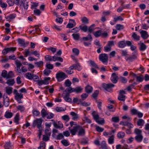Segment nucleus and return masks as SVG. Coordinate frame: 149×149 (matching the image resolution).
Segmentation results:
<instances>
[{
    "label": "nucleus",
    "mask_w": 149,
    "mask_h": 149,
    "mask_svg": "<svg viewBox=\"0 0 149 149\" xmlns=\"http://www.w3.org/2000/svg\"><path fill=\"white\" fill-rule=\"evenodd\" d=\"M41 114L42 118H44L46 117L47 119H52L54 116V114L47 111L44 108L42 109L41 110Z\"/></svg>",
    "instance_id": "nucleus-1"
},
{
    "label": "nucleus",
    "mask_w": 149,
    "mask_h": 149,
    "mask_svg": "<svg viewBox=\"0 0 149 149\" xmlns=\"http://www.w3.org/2000/svg\"><path fill=\"white\" fill-rule=\"evenodd\" d=\"M14 93L15 95V99L17 100L18 102L19 103H22V102L21 100L23 97V95L21 93H18L17 90L16 89H15L14 90Z\"/></svg>",
    "instance_id": "nucleus-2"
},
{
    "label": "nucleus",
    "mask_w": 149,
    "mask_h": 149,
    "mask_svg": "<svg viewBox=\"0 0 149 149\" xmlns=\"http://www.w3.org/2000/svg\"><path fill=\"white\" fill-rule=\"evenodd\" d=\"M67 75L64 73L62 72H57L56 75V78L58 81H61L66 78Z\"/></svg>",
    "instance_id": "nucleus-3"
},
{
    "label": "nucleus",
    "mask_w": 149,
    "mask_h": 149,
    "mask_svg": "<svg viewBox=\"0 0 149 149\" xmlns=\"http://www.w3.org/2000/svg\"><path fill=\"white\" fill-rule=\"evenodd\" d=\"M43 120L41 118H37L33 122V126L34 127L37 126V127L40 129L41 128Z\"/></svg>",
    "instance_id": "nucleus-4"
},
{
    "label": "nucleus",
    "mask_w": 149,
    "mask_h": 149,
    "mask_svg": "<svg viewBox=\"0 0 149 149\" xmlns=\"http://www.w3.org/2000/svg\"><path fill=\"white\" fill-rule=\"evenodd\" d=\"M131 44V42L129 41H126L124 40L121 41L119 42L118 43V47L120 48H123L126 45L129 46Z\"/></svg>",
    "instance_id": "nucleus-5"
},
{
    "label": "nucleus",
    "mask_w": 149,
    "mask_h": 149,
    "mask_svg": "<svg viewBox=\"0 0 149 149\" xmlns=\"http://www.w3.org/2000/svg\"><path fill=\"white\" fill-rule=\"evenodd\" d=\"M114 86V85L112 84H104L103 85V88L105 90L110 92H112V88Z\"/></svg>",
    "instance_id": "nucleus-6"
},
{
    "label": "nucleus",
    "mask_w": 149,
    "mask_h": 149,
    "mask_svg": "<svg viewBox=\"0 0 149 149\" xmlns=\"http://www.w3.org/2000/svg\"><path fill=\"white\" fill-rule=\"evenodd\" d=\"M50 79L51 78L50 77L45 78L43 80L38 81V84L39 86H40L42 84H49V81Z\"/></svg>",
    "instance_id": "nucleus-7"
},
{
    "label": "nucleus",
    "mask_w": 149,
    "mask_h": 149,
    "mask_svg": "<svg viewBox=\"0 0 149 149\" xmlns=\"http://www.w3.org/2000/svg\"><path fill=\"white\" fill-rule=\"evenodd\" d=\"M99 59L103 63H107L108 61V57L107 54H102L100 55Z\"/></svg>",
    "instance_id": "nucleus-8"
},
{
    "label": "nucleus",
    "mask_w": 149,
    "mask_h": 149,
    "mask_svg": "<svg viewBox=\"0 0 149 149\" xmlns=\"http://www.w3.org/2000/svg\"><path fill=\"white\" fill-rule=\"evenodd\" d=\"M16 48L15 47H10L5 48L2 51V54L5 55L8 53L10 52H13L16 50Z\"/></svg>",
    "instance_id": "nucleus-9"
},
{
    "label": "nucleus",
    "mask_w": 149,
    "mask_h": 149,
    "mask_svg": "<svg viewBox=\"0 0 149 149\" xmlns=\"http://www.w3.org/2000/svg\"><path fill=\"white\" fill-rule=\"evenodd\" d=\"M118 79L117 75L115 73H113L111 76V81L113 83H116Z\"/></svg>",
    "instance_id": "nucleus-10"
},
{
    "label": "nucleus",
    "mask_w": 149,
    "mask_h": 149,
    "mask_svg": "<svg viewBox=\"0 0 149 149\" xmlns=\"http://www.w3.org/2000/svg\"><path fill=\"white\" fill-rule=\"evenodd\" d=\"M138 45H139V49L140 51H144L147 48V46L144 43L142 42L141 41L138 43Z\"/></svg>",
    "instance_id": "nucleus-11"
},
{
    "label": "nucleus",
    "mask_w": 149,
    "mask_h": 149,
    "mask_svg": "<svg viewBox=\"0 0 149 149\" xmlns=\"http://www.w3.org/2000/svg\"><path fill=\"white\" fill-rule=\"evenodd\" d=\"M53 124L54 127L57 129H61L63 127L62 123L60 121H58L57 123L54 121Z\"/></svg>",
    "instance_id": "nucleus-12"
},
{
    "label": "nucleus",
    "mask_w": 149,
    "mask_h": 149,
    "mask_svg": "<svg viewBox=\"0 0 149 149\" xmlns=\"http://www.w3.org/2000/svg\"><path fill=\"white\" fill-rule=\"evenodd\" d=\"M137 54H133L132 55L130 56L129 57H127L125 58V59L127 61H129L130 62H132L133 60L136 59L137 57Z\"/></svg>",
    "instance_id": "nucleus-13"
},
{
    "label": "nucleus",
    "mask_w": 149,
    "mask_h": 149,
    "mask_svg": "<svg viewBox=\"0 0 149 149\" xmlns=\"http://www.w3.org/2000/svg\"><path fill=\"white\" fill-rule=\"evenodd\" d=\"M19 44L21 45V46H23L25 47L26 45H28L29 42H25L24 40L20 38H19L17 40Z\"/></svg>",
    "instance_id": "nucleus-14"
},
{
    "label": "nucleus",
    "mask_w": 149,
    "mask_h": 149,
    "mask_svg": "<svg viewBox=\"0 0 149 149\" xmlns=\"http://www.w3.org/2000/svg\"><path fill=\"white\" fill-rule=\"evenodd\" d=\"M3 104L6 107H8L9 104V99L5 95H3Z\"/></svg>",
    "instance_id": "nucleus-15"
},
{
    "label": "nucleus",
    "mask_w": 149,
    "mask_h": 149,
    "mask_svg": "<svg viewBox=\"0 0 149 149\" xmlns=\"http://www.w3.org/2000/svg\"><path fill=\"white\" fill-rule=\"evenodd\" d=\"M15 63L17 66V70L19 73H21V70L20 69V67L22 65V63L18 60L15 61Z\"/></svg>",
    "instance_id": "nucleus-16"
},
{
    "label": "nucleus",
    "mask_w": 149,
    "mask_h": 149,
    "mask_svg": "<svg viewBox=\"0 0 149 149\" xmlns=\"http://www.w3.org/2000/svg\"><path fill=\"white\" fill-rule=\"evenodd\" d=\"M78 135L79 136H84L85 134V130L82 127L79 126Z\"/></svg>",
    "instance_id": "nucleus-17"
},
{
    "label": "nucleus",
    "mask_w": 149,
    "mask_h": 149,
    "mask_svg": "<svg viewBox=\"0 0 149 149\" xmlns=\"http://www.w3.org/2000/svg\"><path fill=\"white\" fill-rule=\"evenodd\" d=\"M140 33L141 34V37L143 39H147L149 36V35L146 31L142 30L140 32Z\"/></svg>",
    "instance_id": "nucleus-18"
},
{
    "label": "nucleus",
    "mask_w": 149,
    "mask_h": 149,
    "mask_svg": "<svg viewBox=\"0 0 149 149\" xmlns=\"http://www.w3.org/2000/svg\"><path fill=\"white\" fill-rule=\"evenodd\" d=\"M79 125L74 126L72 129L70 130L71 134L73 135H75L77 132L78 131Z\"/></svg>",
    "instance_id": "nucleus-19"
},
{
    "label": "nucleus",
    "mask_w": 149,
    "mask_h": 149,
    "mask_svg": "<svg viewBox=\"0 0 149 149\" xmlns=\"http://www.w3.org/2000/svg\"><path fill=\"white\" fill-rule=\"evenodd\" d=\"M120 124L124 126H127L130 128H133L134 127L132 123L127 121L121 122Z\"/></svg>",
    "instance_id": "nucleus-20"
},
{
    "label": "nucleus",
    "mask_w": 149,
    "mask_h": 149,
    "mask_svg": "<svg viewBox=\"0 0 149 149\" xmlns=\"http://www.w3.org/2000/svg\"><path fill=\"white\" fill-rule=\"evenodd\" d=\"M114 134H111L109 136L108 139V142L109 144H112L114 142Z\"/></svg>",
    "instance_id": "nucleus-21"
},
{
    "label": "nucleus",
    "mask_w": 149,
    "mask_h": 149,
    "mask_svg": "<svg viewBox=\"0 0 149 149\" xmlns=\"http://www.w3.org/2000/svg\"><path fill=\"white\" fill-rule=\"evenodd\" d=\"M86 92L88 93H91L93 91V88L92 87L89 85H88L85 88Z\"/></svg>",
    "instance_id": "nucleus-22"
},
{
    "label": "nucleus",
    "mask_w": 149,
    "mask_h": 149,
    "mask_svg": "<svg viewBox=\"0 0 149 149\" xmlns=\"http://www.w3.org/2000/svg\"><path fill=\"white\" fill-rule=\"evenodd\" d=\"M70 94L68 93H66L64 97V100L67 102H71L72 99L69 97Z\"/></svg>",
    "instance_id": "nucleus-23"
},
{
    "label": "nucleus",
    "mask_w": 149,
    "mask_h": 149,
    "mask_svg": "<svg viewBox=\"0 0 149 149\" xmlns=\"http://www.w3.org/2000/svg\"><path fill=\"white\" fill-rule=\"evenodd\" d=\"M16 17V15L15 14H12L6 17L5 18L7 21H9L15 18Z\"/></svg>",
    "instance_id": "nucleus-24"
},
{
    "label": "nucleus",
    "mask_w": 149,
    "mask_h": 149,
    "mask_svg": "<svg viewBox=\"0 0 149 149\" xmlns=\"http://www.w3.org/2000/svg\"><path fill=\"white\" fill-rule=\"evenodd\" d=\"M125 136V134L124 132L120 131L117 134V137L119 139L123 138Z\"/></svg>",
    "instance_id": "nucleus-25"
},
{
    "label": "nucleus",
    "mask_w": 149,
    "mask_h": 149,
    "mask_svg": "<svg viewBox=\"0 0 149 149\" xmlns=\"http://www.w3.org/2000/svg\"><path fill=\"white\" fill-rule=\"evenodd\" d=\"M70 115L72 117V119L74 120H77L78 118V115L75 113L72 112L70 113Z\"/></svg>",
    "instance_id": "nucleus-26"
},
{
    "label": "nucleus",
    "mask_w": 149,
    "mask_h": 149,
    "mask_svg": "<svg viewBox=\"0 0 149 149\" xmlns=\"http://www.w3.org/2000/svg\"><path fill=\"white\" fill-rule=\"evenodd\" d=\"M13 115L12 113L6 111L5 113L4 116L6 118H10L13 116Z\"/></svg>",
    "instance_id": "nucleus-27"
},
{
    "label": "nucleus",
    "mask_w": 149,
    "mask_h": 149,
    "mask_svg": "<svg viewBox=\"0 0 149 149\" xmlns=\"http://www.w3.org/2000/svg\"><path fill=\"white\" fill-rule=\"evenodd\" d=\"M143 137L142 135H136L135 137V139L138 142H141L143 139Z\"/></svg>",
    "instance_id": "nucleus-28"
},
{
    "label": "nucleus",
    "mask_w": 149,
    "mask_h": 149,
    "mask_svg": "<svg viewBox=\"0 0 149 149\" xmlns=\"http://www.w3.org/2000/svg\"><path fill=\"white\" fill-rule=\"evenodd\" d=\"M33 74L30 72H27L25 74V75L26 78L30 80L33 79Z\"/></svg>",
    "instance_id": "nucleus-29"
},
{
    "label": "nucleus",
    "mask_w": 149,
    "mask_h": 149,
    "mask_svg": "<svg viewBox=\"0 0 149 149\" xmlns=\"http://www.w3.org/2000/svg\"><path fill=\"white\" fill-rule=\"evenodd\" d=\"M4 148L5 149H10L11 148V145L10 141L6 142L4 146Z\"/></svg>",
    "instance_id": "nucleus-30"
},
{
    "label": "nucleus",
    "mask_w": 149,
    "mask_h": 149,
    "mask_svg": "<svg viewBox=\"0 0 149 149\" xmlns=\"http://www.w3.org/2000/svg\"><path fill=\"white\" fill-rule=\"evenodd\" d=\"M82 22L85 24H87L89 23V19L86 17H84L81 19Z\"/></svg>",
    "instance_id": "nucleus-31"
},
{
    "label": "nucleus",
    "mask_w": 149,
    "mask_h": 149,
    "mask_svg": "<svg viewBox=\"0 0 149 149\" xmlns=\"http://www.w3.org/2000/svg\"><path fill=\"white\" fill-rule=\"evenodd\" d=\"M72 36L74 39L75 40H78L79 38L80 35L79 33H74L72 35Z\"/></svg>",
    "instance_id": "nucleus-32"
},
{
    "label": "nucleus",
    "mask_w": 149,
    "mask_h": 149,
    "mask_svg": "<svg viewBox=\"0 0 149 149\" xmlns=\"http://www.w3.org/2000/svg\"><path fill=\"white\" fill-rule=\"evenodd\" d=\"M79 27L80 29L84 32H86L88 29V26L86 25H84L83 26L81 25H80L79 26Z\"/></svg>",
    "instance_id": "nucleus-33"
},
{
    "label": "nucleus",
    "mask_w": 149,
    "mask_h": 149,
    "mask_svg": "<svg viewBox=\"0 0 149 149\" xmlns=\"http://www.w3.org/2000/svg\"><path fill=\"white\" fill-rule=\"evenodd\" d=\"M45 147V143L43 141H42L40 142V146L38 148V149H44Z\"/></svg>",
    "instance_id": "nucleus-34"
},
{
    "label": "nucleus",
    "mask_w": 149,
    "mask_h": 149,
    "mask_svg": "<svg viewBox=\"0 0 149 149\" xmlns=\"http://www.w3.org/2000/svg\"><path fill=\"white\" fill-rule=\"evenodd\" d=\"M95 26V24H93L90 26L88 28V30L89 32L91 33H92L94 30V28Z\"/></svg>",
    "instance_id": "nucleus-35"
},
{
    "label": "nucleus",
    "mask_w": 149,
    "mask_h": 149,
    "mask_svg": "<svg viewBox=\"0 0 149 149\" xmlns=\"http://www.w3.org/2000/svg\"><path fill=\"white\" fill-rule=\"evenodd\" d=\"M88 62L90 63L91 66L97 68H99L97 65L96 64L94 61L90 60H89Z\"/></svg>",
    "instance_id": "nucleus-36"
},
{
    "label": "nucleus",
    "mask_w": 149,
    "mask_h": 149,
    "mask_svg": "<svg viewBox=\"0 0 149 149\" xmlns=\"http://www.w3.org/2000/svg\"><path fill=\"white\" fill-rule=\"evenodd\" d=\"M92 116H93L94 119L96 121V122L99 119V116L97 114H96L95 111L93 112L92 113Z\"/></svg>",
    "instance_id": "nucleus-37"
},
{
    "label": "nucleus",
    "mask_w": 149,
    "mask_h": 149,
    "mask_svg": "<svg viewBox=\"0 0 149 149\" xmlns=\"http://www.w3.org/2000/svg\"><path fill=\"white\" fill-rule=\"evenodd\" d=\"M144 123V120L142 119H140L138 120L137 125L139 126H142L143 125Z\"/></svg>",
    "instance_id": "nucleus-38"
},
{
    "label": "nucleus",
    "mask_w": 149,
    "mask_h": 149,
    "mask_svg": "<svg viewBox=\"0 0 149 149\" xmlns=\"http://www.w3.org/2000/svg\"><path fill=\"white\" fill-rule=\"evenodd\" d=\"M132 37L135 40H136L138 41L140 40V36H138L135 32L133 33Z\"/></svg>",
    "instance_id": "nucleus-39"
},
{
    "label": "nucleus",
    "mask_w": 149,
    "mask_h": 149,
    "mask_svg": "<svg viewBox=\"0 0 149 149\" xmlns=\"http://www.w3.org/2000/svg\"><path fill=\"white\" fill-rule=\"evenodd\" d=\"M15 83V81L14 79H8L6 83L9 86H12Z\"/></svg>",
    "instance_id": "nucleus-40"
},
{
    "label": "nucleus",
    "mask_w": 149,
    "mask_h": 149,
    "mask_svg": "<svg viewBox=\"0 0 149 149\" xmlns=\"http://www.w3.org/2000/svg\"><path fill=\"white\" fill-rule=\"evenodd\" d=\"M25 0H23L22 5L20 6H23L24 9L27 10L28 7V2L27 1L26 2Z\"/></svg>",
    "instance_id": "nucleus-41"
},
{
    "label": "nucleus",
    "mask_w": 149,
    "mask_h": 149,
    "mask_svg": "<svg viewBox=\"0 0 149 149\" xmlns=\"http://www.w3.org/2000/svg\"><path fill=\"white\" fill-rule=\"evenodd\" d=\"M16 108L17 110L20 111L21 112L24 111L25 109L24 106L22 105H19L16 107Z\"/></svg>",
    "instance_id": "nucleus-42"
},
{
    "label": "nucleus",
    "mask_w": 149,
    "mask_h": 149,
    "mask_svg": "<svg viewBox=\"0 0 149 149\" xmlns=\"http://www.w3.org/2000/svg\"><path fill=\"white\" fill-rule=\"evenodd\" d=\"M119 118L118 116L113 117L111 118V120L112 121L117 123L119 121Z\"/></svg>",
    "instance_id": "nucleus-43"
},
{
    "label": "nucleus",
    "mask_w": 149,
    "mask_h": 149,
    "mask_svg": "<svg viewBox=\"0 0 149 149\" xmlns=\"http://www.w3.org/2000/svg\"><path fill=\"white\" fill-rule=\"evenodd\" d=\"M13 88L10 87H6V92L8 95L12 93Z\"/></svg>",
    "instance_id": "nucleus-44"
},
{
    "label": "nucleus",
    "mask_w": 149,
    "mask_h": 149,
    "mask_svg": "<svg viewBox=\"0 0 149 149\" xmlns=\"http://www.w3.org/2000/svg\"><path fill=\"white\" fill-rule=\"evenodd\" d=\"M19 113H17L14 117V121L17 124H18L19 123Z\"/></svg>",
    "instance_id": "nucleus-45"
},
{
    "label": "nucleus",
    "mask_w": 149,
    "mask_h": 149,
    "mask_svg": "<svg viewBox=\"0 0 149 149\" xmlns=\"http://www.w3.org/2000/svg\"><path fill=\"white\" fill-rule=\"evenodd\" d=\"M116 28L118 30H121L123 29L124 27L123 25L118 24L116 25Z\"/></svg>",
    "instance_id": "nucleus-46"
},
{
    "label": "nucleus",
    "mask_w": 149,
    "mask_h": 149,
    "mask_svg": "<svg viewBox=\"0 0 149 149\" xmlns=\"http://www.w3.org/2000/svg\"><path fill=\"white\" fill-rule=\"evenodd\" d=\"M101 31L100 30H98L94 33L93 34L96 37H98L101 35Z\"/></svg>",
    "instance_id": "nucleus-47"
},
{
    "label": "nucleus",
    "mask_w": 149,
    "mask_h": 149,
    "mask_svg": "<svg viewBox=\"0 0 149 149\" xmlns=\"http://www.w3.org/2000/svg\"><path fill=\"white\" fill-rule=\"evenodd\" d=\"M72 52L76 56H78L79 52V49L76 48H73L72 49Z\"/></svg>",
    "instance_id": "nucleus-48"
},
{
    "label": "nucleus",
    "mask_w": 149,
    "mask_h": 149,
    "mask_svg": "<svg viewBox=\"0 0 149 149\" xmlns=\"http://www.w3.org/2000/svg\"><path fill=\"white\" fill-rule=\"evenodd\" d=\"M32 113L34 116H37L40 114V112L36 110H33L32 111Z\"/></svg>",
    "instance_id": "nucleus-49"
},
{
    "label": "nucleus",
    "mask_w": 149,
    "mask_h": 149,
    "mask_svg": "<svg viewBox=\"0 0 149 149\" xmlns=\"http://www.w3.org/2000/svg\"><path fill=\"white\" fill-rule=\"evenodd\" d=\"M134 132L136 135H142V131L138 129H136L134 130Z\"/></svg>",
    "instance_id": "nucleus-50"
},
{
    "label": "nucleus",
    "mask_w": 149,
    "mask_h": 149,
    "mask_svg": "<svg viewBox=\"0 0 149 149\" xmlns=\"http://www.w3.org/2000/svg\"><path fill=\"white\" fill-rule=\"evenodd\" d=\"M51 71L46 68L44 71L43 73L46 76H48L51 73Z\"/></svg>",
    "instance_id": "nucleus-51"
},
{
    "label": "nucleus",
    "mask_w": 149,
    "mask_h": 149,
    "mask_svg": "<svg viewBox=\"0 0 149 149\" xmlns=\"http://www.w3.org/2000/svg\"><path fill=\"white\" fill-rule=\"evenodd\" d=\"M35 64L37 65V67H40L43 65V62L42 61H40L38 62H35Z\"/></svg>",
    "instance_id": "nucleus-52"
},
{
    "label": "nucleus",
    "mask_w": 149,
    "mask_h": 149,
    "mask_svg": "<svg viewBox=\"0 0 149 149\" xmlns=\"http://www.w3.org/2000/svg\"><path fill=\"white\" fill-rule=\"evenodd\" d=\"M125 95H119L118 99L120 101H124L125 100Z\"/></svg>",
    "instance_id": "nucleus-53"
},
{
    "label": "nucleus",
    "mask_w": 149,
    "mask_h": 149,
    "mask_svg": "<svg viewBox=\"0 0 149 149\" xmlns=\"http://www.w3.org/2000/svg\"><path fill=\"white\" fill-rule=\"evenodd\" d=\"M30 54H33L35 56H37L39 58L40 57V54L37 51L35 50L33 51L30 53Z\"/></svg>",
    "instance_id": "nucleus-54"
},
{
    "label": "nucleus",
    "mask_w": 149,
    "mask_h": 149,
    "mask_svg": "<svg viewBox=\"0 0 149 149\" xmlns=\"http://www.w3.org/2000/svg\"><path fill=\"white\" fill-rule=\"evenodd\" d=\"M84 40L87 41L92 39V37L90 34H89L86 37H84L82 38Z\"/></svg>",
    "instance_id": "nucleus-55"
},
{
    "label": "nucleus",
    "mask_w": 149,
    "mask_h": 149,
    "mask_svg": "<svg viewBox=\"0 0 149 149\" xmlns=\"http://www.w3.org/2000/svg\"><path fill=\"white\" fill-rule=\"evenodd\" d=\"M62 144L65 146H68L70 145L68 141L67 140L64 139L61 141Z\"/></svg>",
    "instance_id": "nucleus-56"
},
{
    "label": "nucleus",
    "mask_w": 149,
    "mask_h": 149,
    "mask_svg": "<svg viewBox=\"0 0 149 149\" xmlns=\"http://www.w3.org/2000/svg\"><path fill=\"white\" fill-rule=\"evenodd\" d=\"M74 69H77L78 70H80L81 68L79 63H77L76 64L74 65Z\"/></svg>",
    "instance_id": "nucleus-57"
},
{
    "label": "nucleus",
    "mask_w": 149,
    "mask_h": 149,
    "mask_svg": "<svg viewBox=\"0 0 149 149\" xmlns=\"http://www.w3.org/2000/svg\"><path fill=\"white\" fill-rule=\"evenodd\" d=\"M101 146L102 148H107V144L105 141H102L101 144Z\"/></svg>",
    "instance_id": "nucleus-58"
},
{
    "label": "nucleus",
    "mask_w": 149,
    "mask_h": 149,
    "mask_svg": "<svg viewBox=\"0 0 149 149\" xmlns=\"http://www.w3.org/2000/svg\"><path fill=\"white\" fill-rule=\"evenodd\" d=\"M139 111L136 109H133L131 110V112L133 115H137Z\"/></svg>",
    "instance_id": "nucleus-59"
},
{
    "label": "nucleus",
    "mask_w": 149,
    "mask_h": 149,
    "mask_svg": "<svg viewBox=\"0 0 149 149\" xmlns=\"http://www.w3.org/2000/svg\"><path fill=\"white\" fill-rule=\"evenodd\" d=\"M7 71L6 70H3L1 73V76L4 78H7Z\"/></svg>",
    "instance_id": "nucleus-60"
},
{
    "label": "nucleus",
    "mask_w": 149,
    "mask_h": 149,
    "mask_svg": "<svg viewBox=\"0 0 149 149\" xmlns=\"http://www.w3.org/2000/svg\"><path fill=\"white\" fill-rule=\"evenodd\" d=\"M75 26V25L74 24L71 23L70 22H69L66 26V28H71Z\"/></svg>",
    "instance_id": "nucleus-61"
},
{
    "label": "nucleus",
    "mask_w": 149,
    "mask_h": 149,
    "mask_svg": "<svg viewBox=\"0 0 149 149\" xmlns=\"http://www.w3.org/2000/svg\"><path fill=\"white\" fill-rule=\"evenodd\" d=\"M45 58L47 61H52V56L49 55L46 56Z\"/></svg>",
    "instance_id": "nucleus-62"
},
{
    "label": "nucleus",
    "mask_w": 149,
    "mask_h": 149,
    "mask_svg": "<svg viewBox=\"0 0 149 149\" xmlns=\"http://www.w3.org/2000/svg\"><path fill=\"white\" fill-rule=\"evenodd\" d=\"M143 76L142 75L137 76L136 78L137 81L139 82H142L143 81Z\"/></svg>",
    "instance_id": "nucleus-63"
},
{
    "label": "nucleus",
    "mask_w": 149,
    "mask_h": 149,
    "mask_svg": "<svg viewBox=\"0 0 149 149\" xmlns=\"http://www.w3.org/2000/svg\"><path fill=\"white\" fill-rule=\"evenodd\" d=\"M7 2L10 6H13L15 4L14 0L13 1V0H7Z\"/></svg>",
    "instance_id": "nucleus-64"
}]
</instances>
